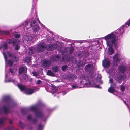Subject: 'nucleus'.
Returning <instances> with one entry per match:
<instances>
[{
    "label": "nucleus",
    "mask_w": 130,
    "mask_h": 130,
    "mask_svg": "<svg viewBox=\"0 0 130 130\" xmlns=\"http://www.w3.org/2000/svg\"><path fill=\"white\" fill-rule=\"evenodd\" d=\"M14 36L15 38H18L20 37V35L17 33H16L14 35Z\"/></svg>",
    "instance_id": "nucleus-37"
},
{
    "label": "nucleus",
    "mask_w": 130,
    "mask_h": 130,
    "mask_svg": "<svg viewBox=\"0 0 130 130\" xmlns=\"http://www.w3.org/2000/svg\"><path fill=\"white\" fill-rule=\"evenodd\" d=\"M96 42H97V44H98L99 43V41H97Z\"/></svg>",
    "instance_id": "nucleus-47"
},
{
    "label": "nucleus",
    "mask_w": 130,
    "mask_h": 130,
    "mask_svg": "<svg viewBox=\"0 0 130 130\" xmlns=\"http://www.w3.org/2000/svg\"><path fill=\"white\" fill-rule=\"evenodd\" d=\"M46 47V44L44 42H41L36 47L37 51L39 52H41L44 51Z\"/></svg>",
    "instance_id": "nucleus-12"
},
{
    "label": "nucleus",
    "mask_w": 130,
    "mask_h": 130,
    "mask_svg": "<svg viewBox=\"0 0 130 130\" xmlns=\"http://www.w3.org/2000/svg\"><path fill=\"white\" fill-rule=\"evenodd\" d=\"M54 39L53 37L51 38L49 37H47V40L48 42L49 43L52 41L54 40Z\"/></svg>",
    "instance_id": "nucleus-32"
},
{
    "label": "nucleus",
    "mask_w": 130,
    "mask_h": 130,
    "mask_svg": "<svg viewBox=\"0 0 130 130\" xmlns=\"http://www.w3.org/2000/svg\"><path fill=\"white\" fill-rule=\"evenodd\" d=\"M32 73L33 76H34L37 77L38 75V73L35 71L32 72Z\"/></svg>",
    "instance_id": "nucleus-36"
},
{
    "label": "nucleus",
    "mask_w": 130,
    "mask_h": 130,
    "mask_svg": "<svg viewBox=\"0 0 130 130\" xmlns=\"http://www.w3.org/2000/svg\"><path fill=\"white\" fill-rule=\"evenodd\" d=\"M7 47L8 46L6 43H4L2 46L0 47V50L2 53L5 61V71L7 65L11 66L13 64V62H17L19 60L18 58L15 56H14L11 51H6Z\"/></svg>",
    "instance_id": "nucleus-6"
},
{
    "label": "nucleus",
    "mask_w": 130,
    "mask_h": 130,
    "mask_svg": "<svg viewBox=\"0 0 130 130\" xmlns=\"http://www.w3.org/2000/svg\"><path fill=\"white\" fill-rule=\"evenodd\" d=\"M125 89V87L124 86H121V90L122 91H124Z\"/></svg>",
    "instance_id": "nucleus-39"
},
{
    "label": "nucleus",
    "mask_w": 130,
    "mask_h": 130,
    "mask_svg": "<svg viewBox=\"0 0 130 130\" xmlns=\"http://www.w3.org/2000/svg\"><path fill=\"white\" fill-rule=\"evenodd\" d=\"M58 46L56 44H49L48 45V50L52 51L55 49H58Z\"/></svg>",
    "instance_id": "nucleus-20"
},
{
    "label": "nucleus",
    "mask_w": 130,
    "mask_h": 130,
    "mask_svg": "<svg viewBox=\"0 0 130 130\" xmlns=\"http://www.w3.org/2000/svg\"><path fill=\"white\" fill-rule=\"evenodd\" d=\"M101 77L100 75H98V78H99V79H97V81H98L100 83L102 84L103 83V82L101 80Z\"/></svg>",
    "instance_id": "nucleus-31"
},
{
    "label": "nucleus",
    "mask_w": 130,
    "mask_h": 130,
    "mask_svg": "<svg viewBox=\"0 0 130 130\" xmlns=\"http://www.w3.org/2000/svg\"><path fill=\"white\" fill-rule=\"evenodd\" d=\"M16 102L8 95L4 96L0 102V115L7 114L11 112V108L15 107Z\"/></svg>",
    "instance_id": "nucleus-4"
},
{
    "label": "nucleus",
    "mask_w": 130,
    "mask_h": 130,
    "mask_svg": "<svg viewBox=\"0 0 130 130\" xmlns=\"http://www.w3.org/2000/svg\"><path fill=\"white\" fill-rule=\"evenodd\" d=\"M3 33L4 34H5L6 35H8L9 34V32L7 31H3Z\"/></svg>",
    "instance_id": "nucleus-41"
},
{
    "label": "nucleus",
    "mask_w": 130,
    "mask_h": 130,
    "mask_svg": "<svg viewBox=\"0 0 130 130\" xmlns=\"http://www.w3.org/2000/svg\"><path fill=\"white\" fill-rule=\"evenodd\" d=\"M59 67L57 66H54L52 68V71L54 72H56L59 70Z\"/></svg>",
    "instance_id": "nucleus-26"
},
{
    "label": "nucleus",
    "mask_w": 130,
    "mask_h": 130,
    "mask_svg": "<svg viewBox=\"0 0 130 130\" xmlns=\"http://www.w3.org/2000/svg\"><path fill=\"white\" fill-rule=\"evenodd\" d=\"M67 78L70 81H73L77 78L76 75L74 74H71L67 75Z\"/></svg>",
    "instance_id": "nucleus-21"
},
{
    "label": "nucleus",
    "mask_w": 130,
    "mask_h": 130,
    "mask_svg": "<svg viewBox=\"0 0 130 130\" xmlns=\"http://www.w3.org/2000/svg\"><path fill=\"white\" fill-rule=\"evenodd\" d=\"M38 0H32V8L34 9L36 5V3L38 2Z\"/></svg>",
    "instance_id": "nucleus-29"
},
{
    "label": "nucleus",
    "mask_w": 130,
    "mask_h": 130,
    "mask_svg": "<svg viewBox=\"0 0 130 130\" xmlns=\"http://www.w3.org/2000/svg\"><path fill=\"white\" fill-rule=\"evenodd\" d=\"M102 65L104 67H108L110 65V61L109 59L108 58L104 59L103 61Z\"/></svg>",
    "instance_id": "nucleus-17"
},
{
    "label": "nucleus",
    "mask_w": 130,
    "mask_h": 130,
    "mask_svg": "<svg viewBox=\"0 0 130 130\" xmlns=\"http://www.w3.org/2000/svg\"><path fill=\"white\" fill-rule=\"evenodd\" d=\"M35 52V48L31 47L29 48L28 52V54L29 55H31Z\"/></svg>",
    "instance_id": "nucleus-25"
},
{
    "label": "nucleus",
    "mask_w": 130,
    "mask_h": 130,
    "mask_svg": "<svg viewBox=\"0 0 130 130\" xmlns=\"http://www.w3.org/2000/svg\"><path fill=\"white\" fill-rule=\"evenodd\" d=\"M121 57V54L119 53H117L114 55L113 59L115 62L114 63L115 65H117V63L119 61Z\"/></svg>",
    "instance_id": "nucleus-13"
},
{
    "label": "nucleus",
    "mask_w": 130,
    "mask_h": 130,
    "mask_svg": "<svg viewBox=\"0 0 130 130\" xmlns=\"http://www.w3.org/2000/svg\"><path fill=\"white\" fill-rule=\"evenodd\" d=\"M85 71L87 72L91 71L92 69V65L90 64H88L86 65L85 68Z\"/></svg>",
    "instance_id": "nucleus-22"
},
{
    "label": "nucleus",
    "mask_w": 130,
    "mask_h": 130,
    "mask_svg": "<svg viewBox=\"0 0 130 130\" xmlns=\"http://www.w3.org/2000/svg\"><path fill=\"white\" fill-rule=\"evenodd\" d=\"M59 93L60 95H64L66 93V92L65 91H63L60 92Z\"/></svg>",
    "instance_id": "nucleus-38"
},
{
    "label": "nucleus",
    "mask_w": 130,
    "mask_h": 130,
    "mask_svg": "<svg viewBox=\"0 0 130 130\" xmlns=\"http://www.w3.org/2000/svg\"><path fill=\"white\" fill-rule=\"evenodd\" d=\"M31 14L33 19H37L39 23L41 25L43 26L44 28H45V26L40 22L39 18H37L36 10L34 9H33V8H31Z\"/></svg>",
    "instance_id": "nucleus-14"
},
{
    "label": "nucleus",
    "mask_w": 130,
    "mask_h": 130,
    "mask_svg": "<svg viewBox=\"0 0 130 130\" xmlns=\"http://www.w3.org/2000/svg\"><path fill=\"white\" fill-rule=\"evenodd\" d=\"M23 78L25 81H27L28 79L27 76L25 74H24L23 75Z\"/></svg>",
    "instance_id": "nucleus-34"
},
{
    "label": "nucleus",
    "mask_w": 130,
    "mask_h": 130,
    "mask_svg": "<svg viewBox=\"0 0 130 130\" xmlns=\"http://www.w3.org/2000/svg\"><path fill=\"white\" fill-rule=\"evenodd\" d=\"M20 126L22 128H24L25 127V125L22 122H20L19 124Z\"/></svg>",
    "instance_id": "nucleus-35"
},
{
    "label": "nucleus",
    "mask_w": 130,
    "mask_h": 130,
    "mask_svg": "<svg viewBox=\"0 0 130 130\" xmlns=\"http://www.w3.org/2000/svg\"><path fill=\"white\" fill-rule=\"evenodd\" d=\"M66 41L67 42H70V41H71V40H69V39H66Z\"/></svg>",
    "instance_id": "nucleus-43"
},
{
    "label": "nucleus",
    "mask_w": 130,
    "mask_h": 130,
    "mask_svg": "<svg viewBox=\"0 0 130 130\" xmlns=\"http://www.w3.org/2000/svg\"><path fill=\"white\" fill-rule=\"evenodd\" d=\"M68 66L67 65H64L62 67V70L63 71H65L68 68Z\"/></svg>",
    "instance_id": "nucleus-33"
},
{
    "label": "nucleus",
    "mask_w": 130,
    "mask_h": 130,
    "mask_svg": "<svg viewBox=\"0 0 130 130\" xmlns=\"http://www.w3.org/2000/svg\"><path fill=\"white\" fill-rule=\"evenodd\" d=\"M35 37V38L36 39H37V37H38V38H40V37H41V36H40V35H37V36L36 37H35Z\"/></svg>",
    "instance_id": "nucleus-42"
},
{
    "label": "nucleus",
    "mask_w": 130,
    "mask_h": 130,
    "mask_svg": "<svg viewBox=\"0 0 130 130\" xmlns=\"http://www.w3.org/2000/svg\"><path fill=\"white\" fill-rule=\"evenodd\" d=\"M88 55L87 52H80L77 54L79 60L77 61L76 56H75L71 59V60L73 63L77 64V66L79 68L80 66H83L85 64L86 60L83 58L87 57Z\"/></svg>",
    "instance_id": "nucleus-8"
},
{
    "label": "nucleus",
    "mask_w": 130,
    "mask_h": 130,
    "mask_svg": "<svg viewBox=\"0 0 130 130\" xmlns=\"http://www.w3.org/2000/svg\"><path fill=\"white\" fill-rule=\"evenodd\" d=\"M27 72V68L24 66L22 65L19 68V73L20 74L22 73H26Z\"/></svg>",
    "instance_id": "nucleus-18"
},
{
    "label": "nucleus",
    "mask_w": 130,
    "mask_h": 130,
    "mask_svg": "<svg viewBox=\"0 0 130 130\" xmlns=\"http://www.w3.org/2000/svg\"><path fill=\"white\" fill-rule=\"evenodd\" d=\"M64 50L61 51V50H59V51L61 52L63 54H64V53H68V50L69 51V54H72L74 50V48L73 47H71L70 48L69 47H65L64 49Z\"/></svg>",
    "instance_id": "nucleus-15"
},
{
    "label": "nucleus",
    "mask_w": 130,
    "mask_h": 130,
    "mask_svg": "<svg viewBox=\"0 0 130 130\" xmlns=\"http://www.w3.org/2000/svg\"><path fill=\"white\" fill-rule=\"evenodd\" d=\"M59 59V56L58 55H53L50 57V60L44 59L41 61V63L42 67L43 68L50 67L52 62L58 61Z\"/></svg>",
    "instance_id": "nucleus-9"
},
{
    "label": "nucleus",
    "mask_w": 130,
    "mask_h": 130,
    "mask_svg": "<svg viewBox=\"0 0 130 130\" xmlns=\"http://www.w3.org/2000/svg\"><path fill=\"white\" fill-rule=\"evenodd\" d=\"M51 111H52L51 110L49 109L48 110V112H50Z\"/></svg>",
    "instance_id": "nucleus-44"
},
{
    "label": "nucleus",
    "mask_w": 130,
    "mask_h": 130,
    "mask_svg": "<svg viewBox=\"0 0 130 130\" xmlns=\"http://www.w3.org/2000/svg\"><path fill=\"white\" fill-rule=\"evenodd\" d=\"M30 25V26L32 27V29L34 32H37L40 29V28L39 25L34 20H33L31 22Z\"/></svg>",
    "instance_id": "nucleus-11"
},
{
    "label": "nucleus",
    "mask_w": 130,
    "mask_h": 130,
    "mask_svg": "<svg viewBox=\"0 0 130 130\" xmlns=\"http://www.w3.org/2000/svg\"><path fill=\"white\" fill-rule=\"evenodd\" d=\"M5 121H8V122H12L13 121L8 119L7 117H2L0 118V122H4Z\"/></svg>",
    "instance_id": "nucleus-24"
},
{
    "label": "nucleus",
    "mask_w": 130,
    "mask_h": 130,
    "mask_svg": "<svg viewBox=\"0 0 130 130\" xmlns=\"http://www.w3.org/2000/svg\"><path fill=\"white\" fill-rule=\"evenodd\" d=\"M31 57L30 56H27L26 57L23 59V61L24 63H26L28 64L31 62Z\"/></svg>",
    "instance_id": "nucleus-23"
},
{
    "label": "nucleus",
    "mask_w": 130,
    "mask_h": 130,
    "mask_svg": "<svg viewBox=\"0 0 130 130\" xmlns=\"http://www.w3.org/2000/svg\"><path fill=\"white\" fill-rule=\"evenodd\" d=\"M79 77L81 80L75 82L74 84L72 85L71 89L78 88L84 87H93L98 88H101L99 85H95L93 81L90 82L89 80L88 77L84 74H82L79 76Z\"/></svg>",
    "instance_id": "nucleus-5"
},
{
    "label": "nucleus",
    "mask_w": 130,
    "mask_h": 130,
    "mask_svg": "<svg viewBox=\"0 0 130 130\" xmlns=\"http://www.w3.org/2000/svg\"><path fill=\"white\" fill-rule=\"evenodd\" d=\"M130 26V18L123 25L115 32L107 35L103 38L106 42L107 45L109 46L108 49V54L112 55L114 53V51L112 47H114L116 48V44L117 41V37L121 38L123 36L125 29H126Z\"/></svg>",
    "instance_id": "nucleus-1"
},
{
    "label": "nucleus",
    "mask_w": 130,
    "mask_h": 130,
    "mask_svg": "<svg viewBox=\"0 0 130 130\" xmlns=\"http://www.w3.org/2000/svg\"><path fill=\"white\" fill-rule=\"evenodd\" d=\"M118 69L120 72H119L116 73V70L113 69H110L108 72L110 78L109 82L111 83V86L108 89V91L111 93H113L115 92L114 88L116 87V83H113V79H112L111 77L114 79L117 82V79L121 80L125 77V76L124 75L123 73L126 71L125 68L124 66H120L119 67Z\"/></svg>",
    "instance_id": "nucleus-2"
},
{
    "label": "nucleus",
    "mask_w": 130,
    "mask_h": 130,
    "mask_svg": "<svg viewBox=\"0 0 130 130\" xmlns=\"http://www.w3.org/2000/svg\"><path fill=\"white\" fill-rule=\"evenodd\" d=\"M6 42L9 44H11L13 46H15L16 50H18L19 49L20 46L19 45L20 41L18 39L13 38L11 39H7Z\"/></svg>",
    "instance_id": "nucleus-10"
},
{
    "label": "nucleus",
    "mask_w": 130,
    "mask_h": 130,
    "mask_svg": "<svg viewBox=\"0 0 130 130\" xmlns=\"http://www.w3.org/2000/svg\"><path fill=\"white\" fill-rule=\"evenodd\" d=\"M47 73L48 75L51 76H54V74L51 70H48Z\"/></svg>",
    "instance_id": "nucleus-30"
},
{
    "label": "nucleus",
    "mask_w": 130,
    "mask_h": 130,
    "mask_svg": "<svg viewBox=\"0 0 130 130\" xmlns=\"http://www.w3.org/2000/svg\"><path fill=\"white\" fill-rule=\"evenodd\" d=\"M44 125L41 123L39 124L38 126L37 130H43V128Z\"/></svg>",
    "instance_id": "nucleus-28"
},
{
    "label": "nucleus",
    "mask_w": 130,
    "mask_h": 130,
    "mask_svg": "<svg viewBox=\"0 0 130 130\" xmlns=\"http://www.w3.org/2000/svg\"><path fill=\"white\" fill-rule=\"evenodd\" d=\"M51 85L52 86V87H54V85H52V84H51Z\"/></svg>",
    "instance_id": "nucleus-45"
},
{
    "label": "nucleus",
    "mask_w": 130,
    "mask_h": 130,
    "mask_svg": "<svg viewBox=\"0 0 130 130\" xmlns=\"http://www.w3.org/2000/svg\"><path fill=\"white\" fill-rule=\"evenodd\" d=\"M39 105L38 104L32 106L29 108H23L21 109V112L23 115L28 114L29 112L30 111L34 112L36 117L40 119L42 121H46L49 116H46L44 115L43 111L40 110Z\"/></svg>",
    "instance_id": "nucleus-7"
},
{
    "label": "nucleus",
    "mask_w": 130,
    "mask_h": 130,
    "mask_svg": "<svg viewBox=\"0 0 130 130\" xmlns=\"http://www.w3.org/2000/svg\"><path fill=\"white\" fill-rule=\"evenodd\" d=\"M16 70V69L15 68H13V69L10 68L9 72L6 73L5 74V82H12L15 84H17V86L20 90L21 91L24 92L25 93L27 94H31L36 91L39 90L38 88H35L33 89H26L25 86L23 85L20 84H18L17 81L13 78Z\"/></svg>",
    "instance_id": "nucleus-3"
},
{
    "label": "nucleus",
    "mask_w": 130,
    "mask_h": 130,
    "mask_svg": "<svg viewBox=\"0 0 130 130\" xmlns=\"http://www.w3.org/2000/svg\"><path fill=\"white\" fill-rule=\"evenodd\" d=\"M124 103L125 104H126V102H124Z\"/></svg>",
    "instance_id": "nucleus-48"
},
{
    "label": "nucleus",
    "mask_w": 130,
    "mask_h": 130,
    "mask_svg": "<svg viewBox=\"0 0 130 130\" xmlns=\"http://www.w3.org/2000/svg\"><path fill=\"white\" fill-rule=\"evenodd\" d=\"M29 21L28 20H26L25 21L22 23L20 25L21 26H23V27H26V29L27 30L28 32V33L30 32L29 31L31 30V28H28L27 27V25H28Z\"/></svg>",
    "instance_id": "nucleus-19"
},
{
    "label": "nucleus",
    "mask_w": 130,
    "mask_h": 130,
    "mask_svg": "<svg viewBox=\"0 0 130 130\" xmlns=\"http://www.w3.org/2000/svg\"><path fill=\"white\" fill-rule=\"evenodd\" d=\"M3 122H0V125H2L3 124Z\"/></svg>",
    "instance_id": "nucleus-46"
},
{
    "label": "nucleus",
    "mask_w": 130,
    "mask_h": 130,
    "mask_svg": "<svg viewBox=\"0 0 130 130\" xmlns=\"http://www.w3.org/2000/svg\"><path fill=\"white\" fill-rule=\"evenodd\" d=\"M32 39V37L30 36H25L23 37L22 40L23 43L24 44H26L29 42Z\"/></svg>",
    "instance_id": "nucleus-16"
},
{
    "label": "nucleus",
    "mask_w": 130,
    "mask_h": 130,
    "mask_svg": "<svg viewBox=\"0 0 130 130\" xmlns=\"http://www.w3.org/2000/svg\"><path fill=\"white\" fill-rule=\"evenodd\" d=\"M27 118L28 120L32 121H33V122H36V119H33L32 116L30 114H29Z\"/></svg>",
    "instance_id": "nucleus-27"
},
{
    "label": "nucleus",
    "mask_w": 130,
    "mask_h": 130,
    "mask_svg": "<svg viewBox=\"0 0 130 130\" xmlns=\"http://www.w3.org/2000/svg\"><path fill=\"white\" fill-rule=\"evenodd\" d=\"M41 80H38L36 82V84H40L41 83Z\"/></svg>",
    "instance_id": "nucleus-40"
}]
</instances>
